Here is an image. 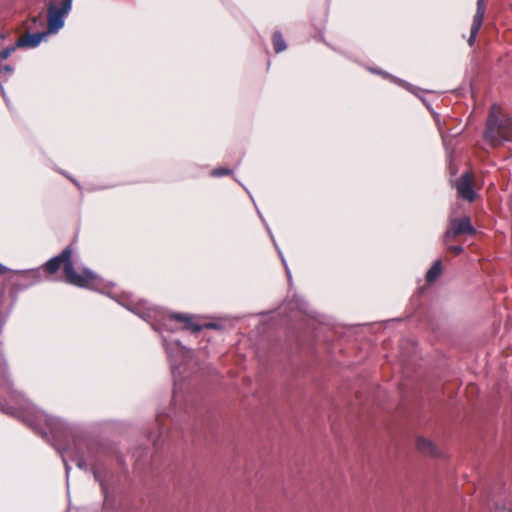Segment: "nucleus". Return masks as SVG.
Masks as SVG:
<instances>
[{
    "label": "nucleus",
    "mask_w": 512,
    "mask_h": 512,
    "mask_svg": "<svg viewBox=\"0 0 512 512\" xmlns=\"http://www.w3.org/2000/svg\"><path fill=\"white\" fill-rule=\"evenodd\" d=\"M73 253L72 245H68L59 255L52 257L43 265L44 271L48 275H54L62 268L66 283L79 288H93L97 281V275L88 268L77 272L72 261Z\"/></svg>",
    "instance_id": "f257e3e1"
},
{
    "label": "nucleus",
    "mask_w": 512,
    "mask_h": 512,
    "mask_svg": "<svg viewBox=\"0 0 512 512\" xmlns=\"http://www.w3.org/2000/svg\"><path fill=\"white\" fill-rule=\"evenodd\" d=\"M483 139L494 148L502 146L505 142H512V119L497 104L490 107Z\"/></svg>",
    "instance_id": "f03ea898"
},
{
    "label": "nucleus",
    "mask_w": 512,
    "mask_h": 512,
    "mask_svg": "<svg viewBox=\"0 0 512 512\" xmlns=\"http://www.w3.org/2000/svg\"><path fill=\"white\" fill-rule=\"evenodd\" d=\"M452 187L455 189L456 198L465 203L473 204L480 199L482 184L478 183L475 173L471 170H466L456 178Z\"/></svg>",
    "instance_id": "7ed1b4c3"
},
{
    "label": "nucleus",
    "mask_w": 512,
    "mask_h": 512,
    "mask_svg": "<svg viewBox=\"0 0 512 512\" xmlns=\"http://www.w3.org/2000/svg\"><path fill=\"white\" fill-rule=\"evenodd\" d=\"M72 5V0H62L60 7L56 6L53 2H49L47 24L48 29L46 32L56 33L64 26V18L69 13Z\"/></svg>",
    "instance_id": "20e7f679"
},
{
    "label": "nucleus",
    "mask_w": 512,
    "mask_h": 512,
    "mask_svg": "<svg viewBox=\"0 0 512 512\" xmlns=\"http://www.w3.org/2000/svg\"><path fill=\"white\" fill-rule=\"evenodd\" d=\"M476 228L472 225L471 217L463 215L450 219V241L461 236H475Z\"/></svg>",
    "instance_id": "39448f33"
},
{
    "label": "nucleus",
    "mask_w": 512,
    "mask_h": 512,
    "mask_svg": "<svg viewBox=\"0 0 512 512\" xmlns=\"http://www.w3.org/2000/svg\"><path fill=\"white\" fill-rule=\"evenodd\" d=\"M485 8H486L485 0H477V10L473 17V22H472L471 29H470V37L468 39V43L470 46L473 45L476 35L482 26V23L484 20V15H485Z\"/></svg>",
    "instance_id": "423d86ee"
},
{
    "label": "nucleus",
    "mask_w": 512,
    "mask_h": 512,
    "mask_svg": "<svg viewBox=\"0 0 512 512\" xmlns=\"http://www.w3.org/2000/svg\"><path fill=\"white\" fill-rule=\"evenodd\" d=\"M47 35L48 32H37L34 34L27 32L18 38L16 46L34 48L38 46Z\"/></svg>",
    "instance_id": "0eeeda50"
},
{
    "label": "nucleus",
    "mask_w": 512,
    "mask_h": 512,
    "mask_svg": "<svg viewBox=\"0 0 512 512\" xmlns=\"http://www.w3.org/2000/svg\"><path fill=\"white\" fill-rule=\"evenodd\" d=\"M170 319H174L176 321L184 323V329L191 331L192 333H198L203 329L201 324L196 323L194 321V317L183 314V313H173L170 316Z\"/></svg>",
    "instance_id": "6e6552de"
},
{
    "label": "nucleus",
    "mask_w": 512,
    "mask_h": 512,
    "mask_svg": "<svg viewBox=\"0 0 512 512\" xmlns=\"http://www.w3.org/2000/svg\"><path fill=\"white\" fill-rule=\"evenodd\" d=\"M417 450L423 455L437 457L439 455L437 447L430 440L418 437L416 440Z\"/></svg>",
    "instance_id": "1a4fd4ad"
},
{
    "label": "nucleus",
    "mask_w": 512,
    "mask_h": 512,
    "mask_svg": "<svg viewBox=\"0 0 512 512\" xmlns=\"http://www.w3.org/2000/svg\"><path fill=\"white\" fill-rule=\"evenodd\" d=\"M441 272H442L441 261L438 260L427 271L426 276H425L426 285L420 286L419 292L423 293L426 286L433 284L439 278V276L441 275Z\"/></svg>",
    "instance_id": "9d476101"
},
{
    "label": "nucleus",
    "mask_w": 512,
    "mask_h": 512,
    "mask_svg": "<svg viewBox=\"0 0 512 512\" xmlns=\"http://www.w3.org/2000/svg\"><path fill=\"white\" fill-rule=\"evenodd\" d=\"M272 44L274 51L276 53H280L286 49V43L282 36V34L279 31H276L272 35Z\"/></svg>",
    "instance_id": "9b49d317"
},
{
    "label": "nucleus",
    "mask_w": 512,
    "mask_h": 512,
    "mask_svg": "<svg viewBox=\"0 0 512 512\" xmlns=\"http://www.w3.org/2000/svg\"><path fill=\"white\" fill-rule=\"evenodd\" d=\"M18 46H16V44L14 46H11V47H7L5 49H3L1 52H0V58L2 60H6L8 57H10V55L15 51V49L17 48Z\"/></svg>",
    "instance_id": "f8f14e48"
},
{
    "label": "nucleus",
    "mask_w": 512,
    "mask_h": 512,
    "mask_svg": "<svg viewBox=\"0 0 512 512\" xmlns=\"http://www.w3.org/2000/svg\"><path fill=\"white\" fill-rule=\"evenodd\" d=\"M231 170L227 168H216L212 171V175L216 177H221L225 175L231 174Z\"/></svg>",
    "instance_id": "ddd939ff"
},
{
    "label": "nucleus",
    "mask_w": 512,
    "mask_h": 512,
    "mask_svg": "<svg viewBox=\"0 0 512 512\" xmlns=\"http://www.w3.org/2000/svg\"><path fill=\"white\" fill-rule=\"evenodd\" d=\"M463 251V247L460 245H451L450 244V255H458Z\"/></svg>",
    "instance_id": "4468645a"
},
{
    "label": "nucleus",
    "mask_w": 512,
    "mask_h": 512,
    "mask_svg": "<svg viewBox=\"0 0 512 512\" xmlns=\"http://www.w3.org/2000/svg\"><path fill=\"white\" fill-rule=\"evenodd\" d=\"M203 329H217L219 328V325L216 323L208 322L202 325Z\"/></svg>",
    "instance_id": "2eb2a0df"
},
{
    "label": "nucleus",
    "mask_w": 512,
    "mask_h": 512,
    "mask_svg": "<svg viewBox=\"0 0 512 512\" xmlns=\"http://www.w3.org/2000/svg\"><path fill=\"white\" fill-rule=\"evenodd\" d=\"M8 272V269L3 266L2 264H0V274H6Z\"/></svg>",
    "instance_id": "dca6fc26"
},
{
    "label": "nucleus",
    "mask_w": 512,
    "mask_h": 512,
    "mask_svg": "<svg viewBox=\"0 0 512 512\" xmlns=\"http://www.w3.org/2000/svg\"><path fill=\"white\" fill-rule=\"evenodd\" d=\"M3 69H4L5 71H7V72H11V71H12V68H11L9 65H5V66L3 67Z\"/></svg>",
    "instance_id": "f3484780"
},
{
    "label": "nucleus",
    "mask_w": 512,
    "mask_h": 512,
    "mask_svg": "<svg viewBox=\"0 0 512 512\" xmlns=\"http://www.w3.org/2000/svg\"><path fill=\"white\" fill-rule=\"evenodd\" d=\"M451 131H452V128H450V136L452 135ZM460 133H461V131H456L455 133H453V136L459 135Z\"/></svg>",
    "instance_id": "a211bd4d"
},
{
    "label": "nucleus",
    "mask_w": 512,
    "mask_h": 512,
    "mask_svg": "<svg viewBox=\"0 0 512 512\" xmlns=\"http://www.w3.org/2000/svg\"><path fill=\"white\" fill-rule=\"evenodd\" d=\"M441 137H442V140H443V144H444V146L446 147L445 136L443 135V133H441Z\"/></svg>",
    "instance_id": "6ab92c4d"
},
{
    "label": "nucleus",
    "mask_w": 512,
    "mask_h": 512,
    "mask_svg": "<svg viewBox=\"0 0 512 512\" xmlns=\"http://www.w3.org/2000/svg\"><path fill=\"white\" fill-rule=\"evenodd\" d=\"M448 237V230L444 233V238Z\"/></svg>",
    "instance_id": "aec40b11"
},
{
    "label": "nucleus",
    "mask_w": 512,
    "mask_h": 512,
    "mask_svg": "<svg viewBox=\"0 0 512 512\" xmlns=\"http://www.w3.org/2000/svg\"><path fill=\"white\" fill-rule=\"evenodd\" d=\"M36 20H37V18H36V17H33V18H32V21H33V22H36Z\"/></svg>",
    "instance_id": "412c9836"
}]
</instances>
